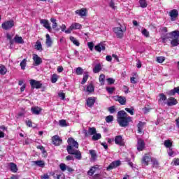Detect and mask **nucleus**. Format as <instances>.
Instances as JSON below:
<instances>
[{
  "label": "nucleus",
  "instance_id": "nucleus-1",
  "mask_svg": "<svg viewBox=\"0 0 179 179\" xmlns=\"http://www.w3.org/2000/svg\"><path fill=\"white\" fill-rule=\"evenodd\" d=\"M68 145L66 146V150L69 155L75 156L77 160H82V152L79 149V143L78 141L72 137H70L67 140Z\"/></svg>",
  "mask_w": 179,
  "mask_h": 179
},
{
  "label": "nucleus",
  "instance_id": "nucleus-2",
  "mask_svg": "<svg viewBox=\"0 0 179 179\" xmlns=\"http://www.w3.org/2000/svg\"><path fill=\"white\" fill-rule=\"evenodd\" d=\"M117 122L120 127L125 128L129 126V122H132V117L129 116L125 110H122L117 112Z\"/></svg>",
  "mask_w": 179,
  "mask_h": 179
},
{
  "label": "nucleus",
  "instance_id": "nucleus-3",
  "mask_svg": "<svg viewBox=\"0 0 179 179\" xmlns=\"http://www.w3.org/2000/svg\"><path fill=\"white\" fill-rule=\"evenodd\" d=\"M176 38H179L178 31H173L162 36V43H164V44H166L167 41H173V40H176Z\"/></svg>",
  "mask_w": 179,
  "mask_h": 179
},
{
  "label": "nucleus",
  "instance_id": "nucleus-4",
  "mask_svg": "<svg viewBox=\"0 0 179 179\" xmlns=\"http://www.w3.org/2000/svg\"><path fill=\"white\" fill-rule=\"evenodd\" d=\"M13 27H15V21L13 20L5 21L1 24V28L3 30H10Z\"/></svg>",
  "mask_w": 179,
  "mask_h": 179
},
{
  "label": "nucleus",
  "instance_id": "nucleus-5",
  "mask_svg": "<svg viewBox=\"0 0 179 179\" xmlns=\"http://www.w3.org/2000/svg\"><path fill=\"white\" fill-rule=\"evenodd\" d=\"M29 83L31 89H41L43 87V83H41V81L31 79L29 80Z\"/></svg>",
  "mask_w": 179,
  "mask_h": 179
},
{
  "label": "nucleus",
  "instance_id": "nucleus-6",
  "mask_svg": "<svg viewBox=\"0 0 179 179\" xmlns=\"http://www.w3.org/2000/svg\"><path fill=\"white\" fill-rule=\"evenodd\" d=\"M150 162H152V156H150V154H145L141 159V164H144V166H149V163H150Z\"/></svg>",
  "mask_w": 179,
  "mask_h": 179
},
{
  "label": "nucleus",
  "instance_id": "nucleus-7",
  "mask_svg": "<svg viewBox=\"0 0 179 179\" xmlns=\"http://www.w3.org/2000/svg\"><path fill=\"white\" fill-rule=\"evenodd\" d=\"M113 100L120 103L121 106H125L127 104V97L125 96L116 95L113 96Z\"/></svg>",
  "mask_w": 179,
  "mask_h": 179
},
{
  "label": "nucleus",
  "instance_id": "nucleus-8",
  "mask_svg": "<svg viewBox=\"0 0 179 179\" xmlns=\"http://www.w3.org/2000/svg\"><path fill=\"white\" fill-rule=\"evenodd\" d=\"M146 144L145 143V141L142 138H138L137 140V150L138 152H142L144 150Z\"/></svg>",
  "mask_w": 179,
  "mask_h": 179
},
{
  "label": "nucleus",
  "instance_id": "nucleus-9",
  "mask_svg": "<svg viewBox=\"0 0 179 179\" xmlns=\"http://www.w3.org/2000/svg\"><path fill=\"white\" fill-rule=\"evenodd\" d=\"M119 166H121V161H114L108 165L106 170L107 171H110V170H113V169H117V167H119Z\"/></svg>",
  "mask_w": 179,
  "mask_h": 179
},
{
  "label": "nucleus",
  "instance_id": "nucleus-10",
  "mask_svg": "<svg viewBox=\"0 0 179 179\" xmlns=\"http://www.w3.org/2000/svg\"><path fill=\"white\" fill-rule=\"evenodd\" d=\"M84 135L86 138L90 135H94L97 134V130L96 129V127H90L88 131L84 130L83 131Z\"/></svg>",
  "mask_w": 179,
  "mask_h": 179
},
{
  "label": "nucleus",
  "instance_id": "nucleus-11",
  "mask_svg": "<svg viewBox=\"0 0 179 179\" xmlns=\"http://www.w3.org/2000/svg\"><path fill=\"white\" fill-rule=\"evenodd\" d=\"M33 61L34 66H38V65L43 64V59H41V57H38V55L36 54L33 55Z\"/></svg>",
  "mask_w": 179,
  "mask_h": 179
},
{
  "label": "nucleus",
  "instance_id": "nucleus-12",
  "mask_svg": "<svg viewBox=\"0 0 179 179\" xmlns=\"http://www.w3.org/2000/svg\"><path fill=\"white\" fill-rule=\"evenodd\" d=\"M115 143L119 146H125V141H124V138H122V136H116L115 137Z\"/></svg>",
  "mask_w": 179,
  "mask_h": 179
},
{
  "label": "nucleus",
  "instance_id": "nucleus-13",
  "mask_svg": "<svg viewBox=\"0 0 179 179\" xmlns=\"http://www.w3.org/2000/svg\"><path fill=\"white\" fill-rule=\"evenodd\" d=\"M94 103H96V97L94 96L88 97L86 100V106L90 108L94 107Z\"/></svg>",
  "mask_w": 179,
  "mask_h": 179
},
{
  "label": "nucleus",
  "instance_id": "nucleus-14",
  "mask_svg": "<svg viewBox=\"0 0 179 179\" xmlns=\"http://www.w3.org/2000/svg\"><path fill=\"white\" fill-rule=\"evenodd\" d=\"M52 141L55 146H59L60 143H62V139H61L58 135L53 136Z\"/></svg>",
  "mask_w": 179,
  "mask_h": 179
},
{
  "label": "nucleus",
  "instance_id": "nucleus-15",
  "mask_svg": "<svg viewBox=\"0 0 179 179\" xmlns=\"http://www.w3.org/2000/svg\"><path fill=\"white\" fill-rule=\"evenodd\" d=\"M113 31L117 35V38H122V37H124V31H122L121 27L114 28Z\"/></svg>",
  "mask_w": 179,
  "mask_h": 179
},
{
  "label": "nucleus",
  "instance_id": "nucleus-16",
  "mask_svg": "<svg viewBox=\"0 0 179 179\" xmlns=\"http://www.w3.org/2000/svg\"><path fill=\"white\" fill-rule=\"evenodd\" d=\"M169 16L172 22H174L178 17V10L173 9L169 12Z\"/></svg>",
  "mask_w": 179,
  "mask_h": 179
},
{
  "label": "nucleus",
  "instance_id": "nucleus-17",
  "mask_svg": "<svg viewBox=\"0 0 179 179\" xmlns=\"http://www.w3.org/2000/svg\"><path fill=\"white\" fill-rule=\"evenodd\" d=\"M40 23H41V24H43V27H45V29H47V30H48V31H51V30H52L51 26H50V22H48V20L41 19V20H40Z\"/></svg>",
  "mask_w": 179,
  "mask_h": 179
},
{
  "label": "nucleus",
  "instance_id": "nucleus-18",
  "mask_svg": "<svg viewBox=\"0 0 179 179\" xmlns=\"http://www.w3.org/2000/svg\"><path fill=\"white\" fill-rule=\"evenodd\" d=\"M76 15H78L79 16H81V17H83L85 16H87V9L86 8H81L80 10H77L75 12Z\"/></svg>",
  "mask_w": 179,
  "mask_h": 179
},
{
  "label": "nucleus",
  "instance_id": "nucleus-19",
  "mask_svg": "<svg viewBox=\"0 0 179 179\" xmlns=\"http://www.w3.org/2000/svg\"><path fill=\"white\" fill-rule=\"evenodd\" d=\"M94 50H96L97 52H101V51H106V45L104 43H99L95 45Z\"/></svg>",
  "mask_w": 179,
  "mask_h": 179
},
{
  "label": "nucleus",
  "instance_id": "nucleus-20",
  "mask_svg": "<svg viewBox=\"0 0 179 179\" xmlns=\"http://www.w3.org/2000/svg\"><path fill=\"white\" fill-rule=\"evenodd\" d=\"M177 103L178 102L177 101V99H176V98L170 97L168 99L167 106H169V107H171L172 106H176Z\"/></svg>",
  "mask_w": 179,
  "mask_h": 179
},
{
  "label": "nucleus",
  "instance_id": "nucleus-21",
  "mask_svg": "<svg viewBox=\"0 0 179 179\" xmlns=\"http://www.w3.org/2000/svg\"><path fill=\"white\" fill-rule=\"evenodd\" d=\"M9 167H10V171H12V173H17V165H16V164L13 163V162H10L8 164Z\"/></svg>",
  "mask_w": 179,
  "mask_h": 179
},
{
  "label": "nucleus",
  "instance_id": "nucleus-22",
  "mask_svg": "<svg viewBox=\"0 0 179 179\" xmlns=\"http://www.w3.org/2000/svg\"><path fill=\"white\" fill-rule=\"evenodd\" d=\"M176 93L179 94V87H175L173 90L167 92L168 96H176Z\"/></svg>",
  "mask_w": 179,
  "mask_h": 179
},
{
  "label": "nucleus",
  "instance_id": "nucleus-23",
  "mask_svg": "<svg viewBox=\"0 0 179 179\" xmlns=\"http://www.w3.org/2000/svg\"><path fill=\"white\" fill-rule=\"evenodd\" d=\"M52 176L53 178L55 179H65L64 177H62V173L58 171H55Z\"/></svg>",
  "mask_w": 179,
  "mask_h": 179
},
{
  "label": "nucleus",
  "instance_id": "nucleus-24",
  "mask_svg": "<svg viewBox=\"0 0 179 179\" xmlns=\"http://www.w3.org/2000/svg\"><path fill=\"white\" fill-rule=\"evenodd\" d=\"M42 110L43 109L38 106L31 108V111L33 114H35L36 115H38V114H40V113H41Z\"/></svg>",
  "mask_w": 179,
  "mask_h": 179
},
{
  "label": "nucleus",
  "instance_id": "nucleus-25",
  "mask_svg": "<svg viewBox=\"0 0 179 179\" xmlns=\"http://www.w3.org/2000/svg\"><path fill=\"white\" fill-rule=\"evenodd\" d=\"M14 41L15 43H17V44H23V43H24L23 38H22V36H19V35H15Z\"/></svg>",
  "mask_w": 179,
  "mask_h": 179
},
{
  "label": "nucleus",
  "instance_id": "nucleus-26",
  "mask_svg": "<svg viewBox=\"0 0 179 179\" xmlns=\"http://www.w3.org/2000/svg\"><path fill=\"white\" fill-rule=\"evenodd\" d=\"M145 124H146V122H138V124H137L138 134H142V129H143V127H145Z\"/></svg>",
  "mask_w": 179,
  "mask_h": 179
},
{
  "label": "nucleus",
  "instance_id": "nucleus-27",
  "mask_svg": "<svg viewBox=\"0 0 179 179\" xmlns=\"http://www.w3.org/2000/svg\"><path fill=\"white\" fill-rule=\"evenodd\" d=\"M46 45L47 47H51V45H52V41L51 40V37L48 34H46Z\"/></svg>",
  "mask_w": 179,
  "mask_h": 179
},
{
  "label": "nucleus",
  "instance_id": "nucleus-28",
  "mask_svg": "<svg viewBox=\"0 0 179 179\" xmlns=\"http://www.w3.org/2000/svg\"><path fill=\"white\" fill-rule=\"evenodd\" d=\"M71 26L73 30H78V29H82V24L78 22L73 23Z\"/></svg>",
  "mask_w": 179,
  "mask_h": 179
},
{
  "label": "nucleus",
  "instance_id": "nucleus-29",
  "mask_svg": "<svg viewBox=\"0 0 179 179\" xmlns=\"http://www.w3.org/2000/svg\"><path fill=\"white\" fill-rule=\"evenodd\" d=\"M99 80L101 83V86H104V83L106 82V76L104 74H101L99 76Z\"/></svg>",
  "mask_w": 179,
  "mask_h": 179
},
{
  "label": "nucleus",
  "instance_id": "nucleus-30",
  "mask_svg": "<svg viewBox=\"0 0 179 179\" xmlns=\"http://www.w3.org/2000/svg\"><path fill=\"white\" fill-rule=\"evenodd\" d=\"M8 69L3 64H0V75H6Z\"/></svg>",
  "mask_w": 179,
  "mask_h": 179
},
{
  "label": "nucleus",
  "instance_id": "nucleus-31",
  "mask_svg": "<svg viewBox=\"0 0 179 179\" xmlns=\"http://www.w3.org/2000/svg\"><path fill=\"white\" fill-rule=\"evenodd\" d=\"M101 71V64H97L93 69L94 73H99Z\"/></svg>",
  "mask_w": 179,
  "mask_h": 179
},
{
  "label": "nucleus",
  "instance_id": "nucleus-32",
  "mask_svg": "<svg viewBox=\"0 0 179 179\" xmlns=\"http://www.w3.org/2000/svg\"><path fill=\"white\" fill-rule=\"evenodd\" d=\"M33 163L34 164L38 166V167H44V166L45 165L44 161L43 160L34 161Z\"/></svg>",
  "mask_w": 179,
  "mask_h": 179
},
{
  "label": "nucleus",
  "instance_id": "nucleus-33",
  "mask_svg": "<svg viewBox=\"0 0 179 179\" xmlns=\"http://www.w3.org/2000/svg\"><path fill=\"white\" fill-rule=\"evenodd\" d=\"M164 145L165 148H169V149H170L173 146V142H171V140H166L164 142Z\"/></svg>",
  "mask_w": 179,
  "mask_h": 179
},
{
  "label": "nucleus",
  "instance_id": "nucleus-34",
  "mask_svg": "<svg viewBox=\"0 0 179 179\" xmlns=\"http://www.w3.org/2000/svg\"><path fill=\"white\" fill-rule=\"evenodd\" d=\"M70 40L77 47H79L80 45V43H79V41L76 39V38L73 36H71Z\"/></svg>",
  "mask_w": 179,
  "mask_h": 179
},
{
  "label": "nucleus",
  "instance_id": "nucleus-35",
  "mask_svg": "<svg viewBox=\"0 0 179 179\" xmlns=\"http://www.w3.org/2000/svg\"><path fill=\"white\" fill-rule=\"evenodd\" d=\"M106 90L109 94H113L115 92V87H106Z\"/></svg>",
  "mask_w": 179,
  "mask_h": 179
},
{
  "label": "nucleus",
  "instance_id": "nucleus-36",
  "mask_svg": "<svg viewBox=\"0 0 179 179\" xmlns=\"http://www.w3.org/2000/svg\"><path fill=\"white\" fill-rule=\"evenodd\" d=\"M151 162L152 163V167H155V169L159 167V161L156 158H152Z\"/></svg>",
  "mask_w": 179,
  "mask_h": 179
},
{
  "label": "nucleus",
  "instance_id": "nucleus-37",
  "mask_svg": "<svg viewBox=\"0 0 179 179\" xmlns=\"http://www.w3.org/2000/svg\"><path fill=\"white\" fill-rule=\"evenodd\" d=\"M139 3L141 8H148V3L146 2V0H139Z\"/></svg>",
  "mask_w": 179,
  "mask_h": 179
},
{
  "label": "nucleus",
  "instance_id": "nucleus-38",
  "mask_svg": "<svg viewBox=\"0 0 179 179\" xmlns=\"http://www.w3.org/2000/svg\"><path fill=\"white\" fill-rule=\"evenodd\" d=\"M92 141H99V139H101V134L96 133L92 136Z\"/></svg>",
  "mask_w": 179,
  "mask_h": 179
},
{
  "label": "nucleus",
  "instance_id": "nucleus-39",
  "mask_svg": "<svg viewBox=\"0 0 179 179\" xmlns=\"http://www.w3.org/2000/svg\"><path fill=\"white\" fill-rule=\"evenodd\" d=\"M90 155H91L92 160H95V159L97 157V155L96 154V151L94 150H90Z\"/></svg>",
  "mask_w": 179,
  "mask_h": 179
},
{
  "label": "nucleus",
  "instance_id": "nucleus-40",
  "mask_svg": "<svg viewBox=\"0 0 179 179\" xmlns=\"http://www.w3.org/2000/svg\"><path fill=\"white\" fill-rule=\"evenodd\" d=\"M26 62H27V60L26 59H24L20 64V66H21V69H22V71H24V69H26Z\"/></svg>",
  "mask_w": 179,
  "mask_h": 179
},
{
  "label": "nucleus",
  "instance_id": "nucleus-41",
  "mask_svg": "<svg viewBox=\"0 0 179 179\" xmlns=\"http://www.w3.org/2000/svg\"><path fill=\"white\" fill-rule=\"evenodd\" d=\"M50 22L52 23V29H57L58 27V24L57 23V20L55 18H50Z\"/></svg>",
  "mask_w": 179,
  "mask_h": 179
},
{
  "label": "nucleus",
  "instance_id": "nucleus-42",
  "mask_svg": "<svg viewBox=\"0 0 179 179\" xmlns=\"http://www.w3.org/2000/svg\"><path fill=\"white\" fill-rule=\"evenodd\" d=\"M171 44L172 47H177V45H179V40L178 38L173 39L171 41Z\"/></svg>",
  "mask_w": 179,
  "mask_h": 179
},
{
  "label": "nucleus",
  "instance_id": "nucleus-43",
  "mask_svg": "<svg viewBox=\"0 0 179 179\" xmlns=\"http://www.w3.org/2000/svg\"><path fill=\"white\" fill-rule=\"evenodd\" d=\"M59 125L60 127H62V128H64L65 127H68V124H66V120H60L59 121Z\"/></svg>",
  "mask_w": 179,
  "mask_h": 179
},
{
  "label": "nucleus",
  "instance_id": "nucleus-44",
  "mask_svg": "<svg viewBox=\"0 0 179 179\" xmlns=\"http://www.w3.org/2000/svg\"><path fill=\"white\" fill-rule=\"evenodd\" d=\"M105 120L108 124H110V122H113V121H114V116L113 115L106 116Z\"/></svg>",
  "mask_w": 179,
  "mask_h": 179
},
{
  "label": "nucleus",
  "instance_id": "nucleus-45",
  "mask_svg": "<svg viewBox=\"0 0 179 179\" xmlns=\"http://www.w3.org/2000/svg\"><path fill=\"white\" fill-rule=\"evenodd\" d=\"M36 49L38 51H43V45H41V42H40V41L36 42Z\"/></svg>",
  "mask_w": 179,
  "mask_h": 179
},
{
  "label": "nucleus",
  "instance_id": "nucleus-46",
  "mask_svg": "<svg viewBox=\"0 0 179 179\" xmlns=\"http://www.w3.org/2000/svg\"><path fill=\"white\" fill-rule=\"evenodd\" d=\"M87 91L89 92V93H93V92H94V86H93V85H89L87 87Z\"/></svg>",
  "mask_w": 179,
  "mask_h": 179
},
{
  "label": "nucleus",
  "instance_id": "nucleus-47",
  "mask_svg": "<svg viewBox=\"0 0 179 179\" xmlns=\"http://www.w3.org/2000/svg\"><path fill=\"white\" fill-rule=\"evenodd\" d=\"M124 110L131 115H134V114H135V109L134 108H125Z\"/></svg>",
  "mask_w": 179,
  "mask_h": 179
},
{
  "label": "nucleus",
  "instance_id": "nucleus-48",
  "mask_svg": "<svg viewBox=\"0 0 179 179\" xmlns=\"http://www.w3.org/2000/svg\"><path fill=\"white\" fill-rule=\"evenodd\" d=\"M164 61H166V57H164L161 56L157 57V62H159V64H163Z\"/></svg>",
  "mask_w": 179,
  "mask_h": 179
},
{
  "label": "nucleus",
  "instance_id": "nucleus-49",
  "mask_svg": "<svg viewBox=\"0 0 179 179\" xmlns=\"http://www.w3.org/2000/svg\"><path fill=\"white\" fill-rule=\"evenodd\" d=\"M57 80H58V75L53 74L51 78L52 83H57Z\"/></svg>",
  "mask_w": 179,
  "mask_h": 179
},
{
  "label": "nucleus",
  "instance_id": "nucleus-50",
  "mask_svg": "<svg viewBox=\"0 0 179 179\" xmlns=\"http://www.w3.org/2000/svg\"><path fill=\"white\" fill-rule=\"evenodd\" d=\"M106 82L108 85H114V83H115V79L113 78H108L106 79Z\"/></svg>",
  "mask_w": 179,
  "mask_h": 179
},
{
  "label": "nucleus",
  "instance_id": "nucleus-51",
  "mask_svg": "<svg viewBox=\"0 0 179 179\" xmlns=\"http://www.w3.org/2000/svg\"><path fill=\"white\" fill-rule=\"evenodd\" d=\"M167 100V96H165L164 94H159V101H166Z\"/></svg>",
  "mask_w": 179,
  "mask_h": 179
},
{
  "label": "nucleus",
  "instance_id": "nucleus-52",
  "mask_svg": "<svg viewBox=\"0 0 179 179\" xmlns=\"http://www.w3.org/2000/svg\"><path fill=\"white\" fill-rule=\"evenodd\" d=\"M76 75H83V69L81 67H78L76 70Z\"/></svg>",
  "mask_w": 179,
  "mask_h": 179
},
{
  "label": "nucleus",
  "instance_id": "nucleus-53",
  "mask_svg": "<svg viewBox=\"0 0 179 179\" xmlns=\"http://www.w3.org/2000/svg\"><path fill=\"white\" fill-rule=\"evenodd\" d=\"M87 79H89V74L85 73V75L83 78V80L81 82V85H85V83L87 82Z\"/></svg>",
  "mask_w": 179,
  "mask_h": 179
},
{
  "label": "nucleus",
  "instance_id": "nucleus-54",
  "mask_svg": "<svg viewBox=\"0 0 179 179\" xmlns=\"http://www.w3.org/2000/svg\"><path fill=\"white\" fill-rule=\"evenodd\" d=\"M108 111H109V113L110 114H114V113H115V106H112L109 107L108 108Z\"/></svg>",
  "mask_w": 179,
  "mask_h": 179
},
{
  "label": "nucleus",
  "instance_id": "nucleus-55",
  "mask_svg": "<svg viewBox=\"0 0 179 179\" xmlns=\"http://www.w3.org/2000/svg\"><path fill=\"white\" fill-rule=\"evenodd\" d=\"M94 173H96V170L94 169V167L91 168L88 172L87 174L88 176H93V174H94Z\"/></svg>",
  "mask_w": 179,
  "mask_h": 179
},
{
  "label": "nucleus",
  "instance_id": "nucleus-56",
  "mask_svg": "<svg viewBox=\"0 0 179 179\" xmlns=\"http://www.w3.org/2000/svg\"><path fill=\"white\" fill-rule=\"evenodd\" d=\"M87 45H88V48L90 50V51H93V48L94 47V43H93V42H88Z\"/></svg>",
  "mask_w": 179,
  "mask_h": 179
},
{
  "label": "nucleus",
  "instance_id": "nucleus-57",
  "mask_svg": "<svg viewBox=\"0 0 179 179\" xmlns=\"http://www.w3.org/2000/svg\"><path fill=\"white\" fill-rule=\"evenodd\" d=\"M60 169L62 170V171H65V170H66V165L64 163L60 164L59 165Z\"/></svg>",
  "mask_w": 179,
  "mask_h": 179
},
{
  "label": "nucleus",
  "instance_id": "nucleus-58",
  "mask_svg": "<svg viewBox=\"0 0 179 179\" xmlns=\"http://www.w3.org/2000/svg\"><path fill=\"white\" fill-rule=\"evenodd\" d=\"M142 34L143 36H145V37H149V31H148V29H144L143 31H142Z\"/></svg>",
  "mask_w": 179,
  "mask_h": 179
},
{
  "label": "nucleus",
  "instance_id": "nucleus-59",
  "mask_svg": "<svg viewBox=\"0 0 179 179\" xmlns=\"http://www.w3.org/2000/svg\"><path fill=\"white\" fill-rule=\"evenodd\" d=\"M150 110H152V108L148 107H145L143 108L144 114H148V113H150Z\"/></svg>",
  "mask_w": 179,
  "mask_h": 179
},
{
  "label": "nucleus",
  "instance_id": "nucleus-60",
  "mask_svg": "<svg viewBox=\"0 0 179 179\" xmlns=\"http://www.w3.org/2000/svg\"><path fill=\"white\" fill-rule=\"evenodd\" d=\"M168 155L171 157L174 155V151H173V148H169V150H168Z\"/></svg>",
  "mask_w": 179,
  "mask_h": 179
},
{
  "label": "nucleus",
  "instance_id": "nucleus-61",
  "mask_svg": "<svg viewBox=\"0 0 179 179\" xmlns=\"http://www.w3.org/2000/svg\"><path fill=\"white\" fill-rule=\"evenodd\" d=\"M37 149H40V150L42 151V153H45V148H44V146L43 145H38Z\"/></svg>",
  "mask_w": 179,
  "mask_h": 179
},
{
  "label": "nucleus",
  "instance_id": "nucleus-62",
  "mask_svg": "<svg viewBox=\"0 0 179 179\" xmlns=\"http://www.w3.org/2000/svg\"><path fill=\"white\" fill-rule=\"evenodd\" d=\"M26 125L29 127V128H31V127H33V122L31 120L26 121Z\"/></svg>",
  "mask_w": 179,
  "mask_h": 179
},
{
  "label": "nucleus",
  "instance_id": "nucleus-63",
  "mask_svg": "<svg viewBox=\"0 0 179 179\" xmlns=\"http://www.w3.org/2000/svg\"><path fill=\"white\" fill-rule=\"evenodd\" d=\"M59 97L61 98L62 100H65V93L60 92L58 94Z\"/></svg>",
  "mask_w": 179,
  "mask_h": 179
},
{
  "label": "nucleus",
  "instance_id": "nucleus-64",
  "mask_svg": "<svg viewBox=\"0 0 179 179\" xmlns=\"http://www.w3.org/2000/svg\"><path fill=\"white\" fill-rule=\"evenodd\" d=\"M174 166H179V158L173 159Z\"/></svg>",
  "mask_w": 179,
  "mask_h": 179
}]
</instances>
